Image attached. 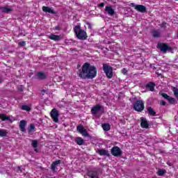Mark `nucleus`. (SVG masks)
Returning a JSON list of instances; mask_svg holds the SVG:
<instances>
[{"instance_id":"58836bf2","label":"nucleus","mask_w":178,"mask_h":178,"mask_svg":"<svg viewBox=\"0 0 178 178\" xmlns=\"http://www.w3.org/2000/svg\"><path fill=\"white\" fill-rule=\"evenodd\" d=\"M99 6H100L101 8H104V6H105V3H102L99 5Z\"/></svg>"},{"instance_id":"79ce46f5","label":"nucleus","mask_w":178,"mask_h":178,"mask_svg":"<svg viewBox=\"0 0 178 178\" xmlns=\"http://www.w3.org/2000/svg\"><path fill=\"white\" fill-rule=\"evenodd\" d=\"M3 83V79H2V78L0 77V83Z\"/></svg>"},{"instance_id":"a19ab883","label":"nucleus","mask_w":178,"mask_h":178,"mask_svg":"<svg viewBox=\"0 0 178 178\" xmlns=\"http://www.w3.org/2000/svg\"><path fill=\"white\" fill-rule=\"evenodd\" d=\"M55 30H60V27H59V26H56V27H55Z\"/></svg>"},{"instance_id":"7ed1b4c3","label":"nucleus","mask_w":178,"mask_h":178,"mask_svg":"<svg viewBox=\"0 0 178 178\" xmlns=\"http://www.w3.org/2000/svg\"><path fill=\"white\" fill-rule=\"evenodd\" d=\"M157 47L160 49L163 54H166L168 51V52H170L172 51L173 48L172 47H170V45L168 43H163V42H159L157 44Z\"/></svg>"},{"instance_id":"f704fd0d","label":"nucleus","mask_w":178,"mask_h":178,"mask_svg":"<svg viewBox=\"0 0 178 178\" xmlns=\"http://www.w3.org/2000/svg\"><path fill=\"white\" fill-rule=\"evenodd\" d=\"M18 45H19V47H26V42H24V41L19 42V44H18Z\"/></svg>"},{"instance_id":"4be33fe9","label":"nucleus","mask_w":178,"mask_h":178,"mask_svg":"<svg viewBox=\"0 0 178 178\" xmlns=\"http://www.w3.org/2000/svg\"><path fill=\"white\" fill-rule=\"evenodd\" d=\"M98 154H99L101 156H109V152H108V150L104 149H99Z\"/></svg>"},{"instance_id":"6ab92c4d","label":"nucleus","mask_w":178,"mask_h":178,"mask_svg":"<svg viewBox=\"0 0 178 178\" xmlns=\"http://www.w3.org/2000/svg\"><path fill=\"white\" fill-rule=\"evenodd\" d=\"M60 163H62V161L60 160H57L54 162L52 163L51 165V169L52 170V172H56V168H58V165H60Z\"/></svg>"},{"instance_id":"5701e85b","label":"nucleus","mask_w":178,"mask_h":178,"mask_svg":"<svg viewBox=\"0 0 178 178\" xmlns=\"http://www.w3.org/2000/svg\"><path fill=\"white\" fill-rule=\"evenodd\" d=\"M34 131H35V125L34 124H31L28 128V133L29 134H31V133H34Z\"/></svg>"},{"instance_id":"9b49d317","label":"nucleus","mask_w":178,"mask_h":178,"mask_svg":"<svg viewBox=\"0 0 178 178\" xmlns=\"http://www.w3.org/2000/svg\"><path fill=\"white\" fill-rule=\"evenodd\" d=\"M35 77L38 80H47L48 74L44 72H38L35 74Z\"/></svg>"},{"instance_id":"4c0bfd02","label":"nucleus","mask_w":178,"mask_h":178,"mask_svg":"<svg viewBox=\"0 0 178 178\" xmlns=\"http://www.w3.org/2000/svg\"><path fill=\"white\" fill-rule=\"evenodd\" d=\"M86 24L88 26V29H90L91 30V29H92V26H91V24H90V22H87Z\"/></svg>"},{"instance_id":"0eeeda50","label":"nucleus","mask_w":178,"mask_h":178,"mask_svg":"<svg viewBox=\"0 0 178 178\" xmlns=\"http://www.w3.org/2000/svg\"><path fill=\"white\" fill-rule=\"evenodd\" d=\"M101 112H104V106L100 104H96L91 109V113L94 115V116L98 115V113H101Z\"/></svg>"},{"instance_id":"e433bc0d","label":"nucleus","mask_w":178,"mask_h":178,"mask_svg":"<svg viewBox=\"0 0 178 178\" xmlns=\"http://www.w3.org/2000/svg\"><path fill=\"white\" fill-rule=\"evenodd\" d=\"M122 73L123 74H126L127 73V70H126V68H123V69L122 70Z\"/></svg>"},{"instance_id":"f257e3e1","label":"nucleus","mask_w":178,"mask_h":178,"mask_svg":"<svg viewBox=\"0 0 178 178\" xmlns=\"http://www.w3.org/2000/svg\"><path fill=\"white\" fill-rule=\"evenodd\" d=\"M82 70H79L78 73L79 77L86 80V79H95L97 76V67L91 65L89 63H85L81 67Z\"/></svg>"},{"instance_id":"f8f14e48","label":"nucleus","mask_w":178,"mask_h":178,"mask_svg":"<svg viewBox=\"0 0 178 178\" xmlns=\"http://www.w3.org/2000/svg\"><path fill=\"white\" fill-rule=\"evenodd\" d=\"M0 10L3 13H10V12H13V7L11 6H6L3 7H1Z\"/></svg>"},{"instance_id":"a878e982","label":"nucleus","mask_w":178,"mask_h":178,"mask_svg":"<svg viewBox=\"0 0 178 178\" xmlns=\"http://www.w3.org/2000/svg\"><path fill=\"white\" fill-rule=\"evenodd\" d=\"M102 129L104 130V131H109V130H111V124L108 123L103 124Z\"/></svg>"},{"instance_id":"b1692460","label":"nucleus","mask_w":178,"mask_h":178,"mask_svg":"<svg viewBox=\"0 0 178 178\" xmlns=\"http://www.w3.org/2000/svg\"><path fill=\"white\" fill-rule=\"evenodd\" d=\"M152 34L154 38H159V37H161V32H159V31L153 30Z\"/></svg>"},{"instance_id":"cd10ccee","label":"nucleus","mask_w":178,"mask_h":178,"mask_svg":"<svg viewBox=\"0 0 178 178\" xmlns=\"http://www.w3.org/2000/svg\"><path fill=\"white\" fill-rule=\"evenodd\" d=\"M75 142L78 145H83L84 144V140L80 137L76 138Z\"/></svg>"},{"instance_id":"39448f33","label":"nucleus","mask_w":178,"mask_h":178,"mask_svg":"<svg viewBox=\"0 0 178 178\" xmlns=\"http://www.w3.org/2000/svg\"><path fill=\"white\" fill-rule=\"evenodd\" d=\"M144 102L143 100H137L134 104V109L136 112H143V110L144 109Z\"/></svg>"},{"instance_id":"20e7f679","label":"nucleus","mask_w":178,"mask_h":178,"mask_svg":"<svg viewBox=\"0 0 178 178\" xmlns=\"http://www.w3.org/2000/svg\"><path fill=\"white\" fill-rule=\"evenodd\" d=\"M103 70L108 79H112V77H113V69L111 65L103 64Z\"/></svg>"},{"instance_id":"a18cd8bd","label":"nucleus","mask_w":178,"mask_h":178,"mask_svg":"<svg viewBox=\"0 0 178 178\" xmlns=\"http://www.w3.org/2000/svg\"><path fill=\"white\" fill-rule=\"evenodd\" d=\"M18 170H19L20 172H22V166H19V167H18Z\"/></svg>"},{"instance_id":"1a4fd4ad","label":"nucleus","mask_w":178,"mask_h":178,"mask_svg":"<svg viewBox=\"0 0 178 178\" xmlns=\"http://www.w3.org/2000/svg\"><path fill=\"white\" fill-rule=\"evenodd\" d=\"M131 6H132L136 9V10H138V12H140L141 13H145V12H147V7L143 5H136L132 3H131Z\"/></svg>"},{"instance_id":"37998d69","label":"nucleus","mask_w":178,"mask_h":178,"mask_svg":"<svg viewBox=\"0 0 178 178\" xmlns=\"http://www.w3.org/2000/svg\"><path fill=\"white\" fill-rule=\"evenodd\" d=\"M19 91H23V88L20 87L18 88Z\"/></svg>"},{"instance_id":"423d86ee","label":"nucleus","mask_w":178,"mask_h":178,"mask_svg":"<svg viewBox=\"0 0 178 178\" xmlns=\"http://www.w3.org/2000/svg\"><path fill=\"white\" fill-rule=\"evenodd\" d=\"M159 95H161V97H163L164 99H166L167 101H168L169 104H170L171 105H176V104H177V100H176L175 97H172L166 93L160 92Z\"/></svg>"},{"instance_id":"f03ea898","label":"nucleus","mask_w":178,"mask_h":178,"mask_svg":"<svg viewBox=\"0 0 178 178\" xmlns=\"http://www.w3.org/2000/svg\"><path fill=\"white\" fill-rule=\"evenodd\" d=\"M74 31L78 40H81L82 41H84V40H86L88 37L87 35V32L81 29V26H80V25L75 26L74 27Z\"/></svg>"},{"instance_id":"a211bd4d","label":"nucleus","mask_w":178,"mask_h":178,"mask_svg":"<svg viewBox=\"0 0 178 178\" xmlns=\"http://www.w3.org/2000/svg\"><path fill=\"white\" fill-rule=\"evenodd\" d=\"M140 120V126L143 129H148V127H149V124H148V122L147 121L146 118H141Z\"/></svg>"},{"instance_id":"72a5a7b5","label":"nucleus","mask_w":178,"mask_h":178,"mask_svg":"<svg viewBox=\"0 0 178 178\" xmlns=\"http://www.w3.org/2000/svg\"><path fill=\"white\" fill-rule=\"evenodd\" d=\"M82 136H83L84 137H88V132H87V130H84L81 132Z\"/></svg>"},{"instance_id":"ddd939ff","label":"nucleus","mask_w":178,"mask_h":178,"mask_svg":"<svg viewBox=\"0 0 178 178\" xmlns=\"http://www.w3.org/2000/svg\"><path fill=\"white\" fill-rule=\"evenodd\" d=\"M0 119L2 120V122H13V120H15V119H13V117L12 116H8L5 114H0Z\"/></svg>"},{"instance_id":"6e6552de","label":"nucleus","mask_w":178,"mask_h":178,"mask_svg":"<svg viewBox=\"0 0 178 178\" xmlns=\"http://www.w3.org/2000/svg\"><path fill=\"white\" fill-rule=\"evenodd\" d=\"M50 116L53 122L58 123L59 122V111L56 108H53L50 113Z\"/></svg>"},{"instance_id":"ea45409f","label":"nucleus","mask_w":178,"mask_h":178,"mask_svg":"<svg viewBox=\"0 0 178 178\" xmlns=\"http://www.w3.org/2000/svg\"><path fill=\"white\" fill-rule=\"evenodd\" d=\"M41 92H42V95H44V92H47V90H42L41 91Z\"/></svg>"},{"instance_id":"2f4dec72","label":"nucleus","mask_w":178,"mask_h":178,"mask_svg":"<svg viewBox=\"0 0 178 178\" xmlns=\"http://www.w3.org/2000/svg\"><path fill=\"white\" fill-rule=\"evenodd\" d=\"M31 145L33 148H38V140H31Z\"/></svg>"},{"instance_id":"412c9836","label":"nucleus","mask_w":178,"mask_h":178,"mask_svg":"<svg viewBox=\"0 0 178 178\" xmlns=\"http://www.w3.org/2000/svg\"><path fill=\"white\" fill-rule=\"evenodd\" d=\"M147 90L149 91H154L155 90V83L153 82H150L146 85Z\"/></svg>"},{"instance_id":"c756f323","label":"nucleus","mask_w":178,"mask_h":178,"mask_svg":"<svg viewBox=\"0 0 178 178\" xmlns=\"http://www.w3.org/2000/svg\"><path fill=\"white\" fill-rule=\"evenodd\" d=\"M166 173V170L159 169L157 172L158 176H164Z\"/></svg>"},{"instance_id":"9d476101","label":"nucleus","mask_w":178,"mask_h":178,"mask_svg":"<svg viewBox=\"0 0 178 178\" xmlns=\"http://www.w3.org/2000/svg\"><path fill=\"white\" fill-rule=\"evenodd\" d=\"M111 154L112 155H113V156H122V150L120 149V148H119V147L118 146H115L111 149Z\"/></svg>"},{"instance_id":"dca6fc26","label":"nucleus","mask_w":178,"mask_h":178,"mask_svg":"<svg viewBox=\"0 0 178 178\" xmlns=\"http://www.w3.org/2000/svg\"><path fill=\"white\" fill-rule=\"evenodd\" d=\"M49 40H53V41H60V40H63V35H54L53 33H51L49 36Z\"/></svg>"},{"instance_id":"f3484780","label":"nucleus","mask_w":178,"mask_h":178,"mask_svg":"<svg viewBox=\"0 0 178 178\" xmlns=\"http://www.w3.org/2000/svg\"><path fill=\"white\" fill-rule=\"evenodd\" d=\"M105 12L109 15V16H113L115 13V10L112 8V6H106L105 8Z\"/></svg>"},{"instance_id":"bb28decb","label":"nucleus","mask_w":178,"mask_h":178,"mask_svg":"<svg viewBox=\"0 0 178 178\" xmlns=\"http://www.w3.org/2000/svg\"><path fill=\"white\" fill-rule=\"evenodd\" d=\"M171 90L174 92V95H175V98H177V99H178V88L175 86H172V87H171Z\"/></svg>"},{"instance_id":"de8ad7c7","label":"nucleus","mask_w":178,"mask_h":178,"mask_svg":"<svg viewBox=\"0 0 178 178\" xmlns=\"http://www.w3.org/2000/svg\"><path fill=\"white\" fill-rule=\"evenodd\" d=\"M0 149H1V147H0Z\"/></svg>"},{"instance_id":"c85d7f7f","label":"nucleus","mask_w":178,"mask_h":178,"mask_svg":"<svg viewBox=\"0 0 178 178\" xmlns=\"http://www.w3.org/2000/svg\"><path fill=\"white\" fill-rule=\"evenodd\" d=\"M8 131L6 129H0V137H6Z\"/></svg>"},{"instance_id":"2eb2a0df","label":"nucleus","mask_w":178,"mask_h":178,"mask_svg":"<svg viewBox=\"0 0 178 178\" xmlns=\"http://www.w3.org/2000/svg\"><path fill=\"white\" fill-rule=\"evenodd\" d=\"M42 9L45 13H51V15H56V12L55 11V10L51 8V7L44 6H42Z\"/></svg>"},{"instance_id":"49530a36","label":"nucleus","mask_w":178,"mask_h":178,"mask_svg":"<svg viewBox=\"0 0 178 178\" xmlns=\"http://www.w3.org/2000/svg\"><path fill=\"white\" fill-rule=\"evenodd\" d=\"M35 152H38V149H37V147L35 148Z\"/></svg>"},{"instance_id":"c03bdc74","label":"nucleus","mask_w":178,"mask_h":178,"mask_svg":"<svg viewBox=\"0 0 178 178\" xmlns=\"http://www.w3.org/2000/svg\"><path fill=\"white\" fill-rule=\"evenodd\" d=\"M167 164L168 165V166H172V163L170 162H168Z\"/></svg>"},{"instance_id":"393cba45","label":"nucleus","mask_w":178,"mask_h":178,"mask_svg":"<svg viewBox=\"0 0 178 178\" xmlns=\"http://www.w3.org/2000/svg\"><path fill=\"white\" fill-rule=\"evenodd\" d=\"M147 109L150 116H155V115H156V112H155V111H154V108H152V107H147Z\"/></svg>"},{"instance_id":"aec40b11","label":"nucleus","mask_w":178,"mask_h":178,"mask_svg":"<svg viewBox=\"0 0 178 178\" xmlns=\"http://www.w3.org/2000/svg\"><path fill=\"white\" fill-rule=\"evenodd\" d=\"M88 177L98 178V172L95 170H90L88 172Z\"/></svg>"},{"instance_id":"7c9ffc66","label":"nucleus","mask_w":178,"mask_h":178,"mask_svg":"<svg viewBox=\"0 0 178 178\" xmlns=\"http://www.w3.org/2000/svg\"><path fill=\"white\" fill-rule=\"evenodd\" d=\"M21 109H22V111H26V112H30L31 111V108H30V106L27 105L22 106Z\"/></svg>"},{"instance_id":"473e14b6","label":"nucleus","mask_w":178,"mask_h":178,"mask_svg":"<svg viewBox=\"0 0 178 178\" xmlns=\"http://www.w3.org/2000/svg\"><path fill=\"white\" fill-rule=\"evenodd\" d=\"M86 129H84V127L83 125H79L76 127V130L81 134V132L83 131Z\"/></svg>"},{"instance_id":"4468645a","label":"nucleus","mask_w":178,"mask_h":178,"mask_svg":"<svg viewBox=\"0 0 178 178\" xmlns=\"http://www.w3.org/2000/svg\"><path fill=\"white\" fill-rule=\"evenodd\" d=\"M26 126H27V121L24 120H21L19 124L20 131H22V133H26Z\"/></svg>"},{"instance_id":"c9c22d12","label":"nucleus","mask_w":178,"mask_h":178,"mask_svg":"<svg viewBox=\"0 0 178 178\" xmlns=\"http://www.w3.org/2000/svg\"><path fill=\"white\" fill-rule=\"evenodd\" d=\"M160 105L165 106V105H166V102L163 100L160 101Z\"/></svg>"}]
</instances>
